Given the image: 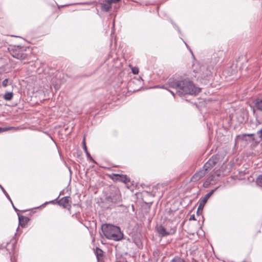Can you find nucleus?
I'll use <instances>...</instances> for the list:
<instances>
[{
    "label": "nucleus",
    "mask_w": 262,
    "mask_h": 262,
    "mask_svg": "<svg viewBox=\"0 0 262 262\" xmlns=\"http://www.w3.org/2000/svg\"><path fill=\"white\" fill-rule=\"evenodd\" d=\"M167 85L168 88L175 89L176 93L179 95H196L201 91V89L196 86L188 78H182L179 80L169 79L163 88L168 90Z\"/></svg>",
    "instance_id": "f257e3e1"
},
{
    "label": "nucleus",
    "mask_w": 262,
    "mask_h": 262,
    "mask_svg": "<svg viewBox=\"0 0 262 262\" xmlns=\"http://www.w3.org/2000/svg\"><path fill=\"white\" fill-rule=\"evenodd\" d=\"M102 232L108 239L119 241L123 237V233L120 228L111 224H103L101 226Z\"/></svg>",
    "instance_id": "f03ea898"
},
{
    "label": "nucleus",
    "mask_w": 262,
    "mask_h": 262,
    "mask_svg": "<svg viewBox=\"0 0 262 262\" xmlns=\"http://www.w3.org/2000/svg\"><path fill=\"white\" fill-rule=\"evenodd\" d=\"M103 202L108 204L107 208H113L116 206H122V200L120 191L116 189L114 192H111L109 195H106Z\"/></svg>",
    "instance_id": "7ed1b4c3"
},
{
    "label": "nucleus",
    "mask_w": 262,
    "mask_h": 262,
    "mask_svg": "<svg viewBox=\"0 0 262 262\" xmlns=\"http://www.w3.org/2000/svg\"><path fill=\"white\" fill-rule=\"evenodd\" d=\"M25 50L24 47L14 46L10 50V52L14 58L19 60H23L27 57V54L25 53Z\"/></svg>",
    "instance_id": "20e7f679"
},
{
    "label": "nucleus",
    "mask_w": 262,
    "mask_h": 262,
    "mask_svg": "<svg viewBox=\"0 0 262 262\" xmlns=\"http://www.w3.org/2000/svg\"><path fill=\"white\" fill-rule=\"evenodd\" d=\"M156 229L159 236L161 237L173 234V230L169 231L168 230H167V229L164 226H163L162 225L157 226L156 227Z\"/></svg>",
    "instance_id": "39448f33"
},
{
    "label": "nucleus",
    "mask_w": 262,
    "mask_h": 262,
    "mask_svg": "<svg viewBox=\"0 0 262 262\" xmlns=\"http://www.w3.org/2000/svg\"><path fill=\"white\" fill-rule=\"evenodd\" d=\"M219 160L217 156L214 155L204 164L203 169L207 171L211 169L217 163Z\"/></svg>",
    "instance_id": "423d86ee"
},
{
    "label": "nucleus",
    "mask_w": 262,
    "mask_h": 262,
    "mask_svg": "<svg viewBox=\"0 0 262 262\" xmlns=\"http://www.w3.org/2000/svg\"><path fill=\"white\" fill-rule=\"evenodd\" d=\"M218 187L211 190L209 192L207 193L203 198L200 199V203L199 205V209H203L205 204L206 203L208 198L212 195L213 192L217 189Z\"/></svg>",
    "instance_id": "0eeeda50"
},
{
    "label": "nucleus",
    "mask_w": 262,
    "mask_h": 262,
    "mask_svg": "<svg viewBox=\"0 0 262 262\" xmlns=\"http://www.w3.org/2000/svg\"><path fill=\"white\" fill-rule=\"evenodd\" d=\"M206 171L204 169L200 170L196 172L191 178V181L196 182L203 178L206 174Z\"/></svg>",
    "instance_id": "6e6552de"
},
{
    "label": "nucleus",
    "mask_w": 262,
    "mask_h": 262,
    "mask_svg": "<svg viewBox=\"0 0 262 262\" xmlns=\"http://www.w3.org/2000/svg\"><path fill=\"white\" fill-rule=\"evenodd\" d=\"M70 199L71 198L70 196L63 197L58 201V204L60 206H62L63 208H66L69 206Z\"/></svg>",
    "instance_id": "1a4fd4ad"
},
{
    "label": "nucleus",
    "mask_w": 262,
    "mask_h": 262,
    "mask_svg": "<svg viewBox=\"0 0 262 262\" xmlns=\"http://www.w3.org/2000/svg\"><path fill=\"white\" fill-rule=\"evenodd\" d=\"M101 5V9L102 11H105V12H108L110 11V9L112 7V4L109 1V0H107L105 2H103L100 4Z\"/></svg>",
    "instance_id": "9d476101"
},
{
    "label": "nucleus",
    "mask_w": 262,
    "mask_h": 262,
    "mask_svg": "<svg viewBox=\"0 0 262 262\" xmlns=\"http://www.w3.org/2000/svg\"><path fill=\"white\" fill-rule=\"evenodd\" d=\"M117 177L116 180L123 182L125 184L130 181L129 179L126 175H121L119 174H113Z\"/></svg>",
    "instance_id": "9b49d317"
},
{
    "label": "nucleus",
    "mask_w": 262,
    "mask_h": 262,
    "mask_svg": "<svg viewBox=\"0 0 262 262\" xmlns=\"http://www.w3.org/2000/svg\"><path fill=\"white\" fill-rule=\"evenodd\" d=\"M254 107L258 111H262V97L255 99L254 101Z\"/></svg>",
    "instance_id": "f8f14e48"
},
{
    "label": "nucleus",
    "mask_w": 262,
    "mask_h": 262,
    "mask_svg": "<svg viewBox=\"0 0 262 262\" xmlns=\"http://www.w3.org/2000/svg\"><path fill=\"white\" fill-rule=\"evenodd\" d=\"M165 227L169 231L173 230V234L175 233L177 230V227L171 221H168L166 223Z\"/></svg>",
    "instance_id": "ddd939ff"
},
{
    "label": "nucleus",
    "mask_w": 262,
    "mask_h": 262,
    "mask_svg": "<svg viewBox=\"0 0 262 262\" xmlns=\"http://www.w3.org/2000/svg\"><path fill=\"white\" fill-rule=\"evenodd\" d=\"M18 219H19V224L22 227L25 226V224H23L22 222L27 223V222L29 221L28 217H26V216H23V215L19 216H18Z\"/></svg>",
    "instance_id": "4468645a"
},
{
    "label": "nucleus",
    "mask_w": 262,
    "mask_h": 262,
    "mask_svg": "<svg viewBox=\"0 0 262 262\" xmlns=\"http://www.w3.org/2000/svg\"><path fill=\"white\" fill-rule=\"evenodd\" d=\"M103 251L98 247H96L95 250V254L98 259L103 256Z\"/></svg>",
    "instance_id": "2eb2a0df"
},
{
    "label": "nucleus",
    "mask_w": 262,
    "mask_h": 262,
    "mask_svg": "<svg viewBox=\"0 0 262 262\" xmlns=\"http://www.w3.org/2000/svg\"><path fill=\"white\" fill-rule=\"evenodd\" d=\"M13 98V93L12 92H6L5 93L4 96V98L6 100H8V101H9V100H11Z\"/></svg>",
    "instance_id": "dca6fc26"
},
{
    "label": "nucleus",
    "mask_w": 262,
    "mask_h": 262,
    "mask_svg": "<svg viewBox=\"0 0 262 262\" xmlns=\"http://www.w3.org/2000/svg\"><path fill=\"white\" fill-rule=\"evenodd\" d=\"M213 180V177L212 176L208 178L206 181L204 182L203 185L204 187H206L209 186L210 184H212V181Z\"/></svg>",
    "instance_id": "f3484780"
},
{
    "label": "nucleus",
    "mask_w": 262,
    "mask_h": 262,
    "mask_svg": "<svg viewBox=\"0 0 262 262\" xmlns=\"http://www.w3.org/2000/svg\"><path fill=\"white\" fill-rule=\"evenodd\" d=\"M0 188L2 190V191L3 192V193H4V194L5 195V196L7 197V198L9 200V201L12 203V200L10 197V196L9 195V194H8V193L6 192V191L5 190V189L3 188V187L0 184Z\"/></svg>",
    "instance_id": "a211bd4d"
},
{
    "label": "nucleus",
    "mask_w": 262,
    "mask_h": 262,
    "mask_svg": "<svg viewBox=\"0 0 262 262\" xmlns=\"http://www.w3.org/2000/svg\"><path fill=\"white\" fill-rule=\"evenodd\" d=\"M170 262H185V260L178 256L174 257L171 261Z\"/></svg>",
    "instance_id": "6ab92c4d"
},
{
    "label": "nucleus",
    "mask_w": 262,
    "mask_h": 262,
    "mask_svg": "<svg viewBox=\"0 0 262 262\" xmlns=\"http://www.w3.org/2000/svg\"><path fill=\"white\" fill-rule=\"evenodd\" d=\"M256 182L258 185L262 186V174L259 176L257 177L256 180Z\"/></svg>",
    "instance_id": "aec40b11"
},
{
    "label": "nucleus",
    "mask_w": 262,
    "mask_h": 262,
    "mask_svg": "<svg viewBox=\"0 0 262 262\" xmlns=\"http://www.w3.org/2000/svg\"><path fill=\"white\" fill-rule=\"evenodd\" d=\"M206 72H207V74L206 75H202L201 76H200V77L201 79H207V80H208L209 79L210 76V75L209 73V72H208V71H207Z\"/></svg>",
    "instance_id": "412c9836"
},
{
    "label": "nucleus",
    "mask_w": 262,
    "mask_h": 262,
    "mask_svg": "<svg viewBox=\"0 0 262 262\" xmlns=\"http://www.w3.org/2000/svg\"><path fill=\"white\" fill-rule=\"evenodd\" d=\"M88 160H90V161H92L94 163H96L95 161L93 159V158L91 157L90 154L89 152V151H86L85 153Z\"/></svg>",
    "instance_id": "4be33fe9"
},
{
    "label": "nucleus",
    "mask_w": 262,
    "mask_h": 262,
    "mask_svg": "<svg viewBox=\"0 0 262 262\" xmlns=\"http://www.w3.org/2000/svg\"><path fill=\"white\" fill-rule=\"evenodd\" d=\"M82 144V146H83V149L84 150L85 152L86 153V152L88 151L87 147H86V143H85V138H83Z\"/></svg>",
    "instance_id": "5701e85b"
},
{
    "label": "nucleus",
    "mask_w": 262,
    "mask_h": 262,
    "mask_svg": "<svg viewBox=\"0 0 262 262\" xmlns=\"http://www.w3.org/2000/svg\"><path fill=\"white\" fill-rule=\"evenodd\" d=\"M254 136V134H243L242 137H241V139H243V140H245V141H247V140L246 139H245V138L247 136H248V137H252Z\"/></svg>",
    "instance_id": "b1692460"
},
{
    "label": "nucleus",
    "mask_w": 262,
    "mask_h": 262,
    "mask_svg": "<svg viewBox=\"0 0 262 262\" xmlns=\"http://www.w3.org/2000/svg\"><path fill=\"white\" fill-rule=\"evenodd\" d=\"M14 127H0V132H5L10 129H14Z\"/></svg>",
    "instance_id": "393cba45"
},
{
    "label": "nucleus",
    "mask_w": 262,
    "mask_h": 262,
    "mask_svg": "<svg viewBox=\"0 0 262 262\" xmlns=\"http://www.w3.org/2000/svg\"><path fill=\"white\" fill-rule=\"evenodd\" d=\"M8 83H9L8 79H5L2 82V85L4 87H6L7 86H8Z\"/></svg>",
    "instance_id": "a878e982"
},
{
    "label": "nucleus",
    "mask_w": 262,
    "mask_h": 262,
    "mask_svg": "<svg viewBox=\"0 0 262 262\" xmlns=\"http://www.w3.org/2000/svg\"><path fill=\"white\" fill-rule=\"evenodd\" d=\"M132 73L134 74H138L139 73V69L138 68L134 67L132 69Z\"/></svg>",
    "instance_id": "bb28decb"
},
{
    "label": "nucleus",
    "mask_w": 262,
    "mask_h": 262,
    "mask_svg": "<svg viewBox=\"0 0 262 262\" xmlns=\"http://www.w3.org/2000/svg\"><path fill=\"white\" fill-rule=\"evenodd\" d=\"M202 211H203V209H199V208H198L197 211H196V215H199V214H201L202 213Z\"/></svg>",
    "instance_id": "cd10ccee"
},
{
    "label": "nucleus",
    "mask_w": 262,
    "mask_h": 262,
    "mask_svg": "<svg viewBox=\"0 0 262 262\" xmlns=\"http://www.w3.org/2000/svg\"><path fill=\"white\" fill-rule=\"evenodd\" d=\"M120 0H109L111 4L119 2Z\"/></svg>",
    "instance_id": "c85d7f7f"
},
{
    "label": "nucleus",
    "mask_w": 262,
    "mask_h": 262,
    "mask_svg": "<svg viewBox=\"0 0 262 262\" xmlns=\"http://www.w3.org/2000/svg\"><path fill=\"white\" fill-rule=\"evenodd\" d=\"M189 220H195V215L192 214L190 216Z\"/></svg>",
    "instance_id": "c756f323"
},
{
    "label": "nucleus",
    "mask_w": 262,
    "mask_h": 262,
    "mask_svg": "<svg viewBox=\"0 0 262 262\" xmlns=\"http://www.w3.org/2000/svg\"><path fill=\"white\" fill-rule=\"evenodd\" d=\"M184 43H185V45H186V46L187 48L188 49H189V50L190 51V52H191V53H192V52L191 50L190 49V48H189V47L188 46V45H187L186 42H184Z\"/></svg>",
    "instance_id": "7c9ffc66"
},
{
    "label": "nucleus",
    "mask_w": 262,
    "mask_h": 262,
    "mask_svg": "<svg viewBox=\"0 0 262 262\" xmlns=\"http://www.w3.org/2000/svg\"><path fill=\"white\" fill-rule=\"evenodd\" d=\"M78 4L89 5V4H90V3H89V2L81 3H78Z\"/></svg>",
    "instance_id": "2f4dec72"
},
{
    "label": "nucleus",
    "mask_w": 262,
    "mask_h": 262,
    "mask_svg": "<svg viewBox=\"0 0 262 262\" xmlns=\"http://www.w3.org/2000/svg\"><path fill=\"white\" fill-rule=\"evenodd\" d=\"M11 203L12 204V206H13V207L15 211H18V209H17L16 208H15V207L14 206V205H13V202H12V203Z\"/></svg>",
    "instance_id": "473e14b6"
},
{
    "label": "nucleus",
    "mask_w": 262,
    "mask_h": 262,
    "mask_svg": "<svg viewBox=\"0 0 262 262\" xmlns=\"http://www.w3.org/2000/svg\"><path fill=\"white\" fill-rule=\"evenodd\" d=\"M168 90V91H169V92H170L172 94V95H173V96H174V93H173L172 91H170V90Z\"/></svg>",
    "instance_id": "72a5a7b5"
},
{
    "label": "nucleus",
    "mask_w": 262,
    "mask_h": 262,
    "mask_svg": "<svg viewBox=\"0 0 262 262\" xmlns=\"http://www.w3.org/2000/svg\"><path fill=\"white\" fill-rule=\"evenodd\" d=\"M255 140V138H252L251 139V140H252V141H254Z\"/></svg>",
    "instance_id": "f704fd0d"
},
{
    "label": "nucleus",
    "mask_w": 262,
    "mask_h": 262,
    "mask_svg": "<svg viewBox=\"0 0 262 262\" xmlns=\"http://www.w3.org/2000/svg\"><path fill=\"white\" fill-rule=\"evenodd\" d=\"M11 260L12 262V256H11Z\"/></svg>",
    "instance_id": "c9c22d12"
},
{
    "label": "nucleus",
    "mask_w": 262,
    "mask_h": 262,
    "mask_svg": "<svg viewBox=\"0 0 262 262\" xmlns=\"http://www.w3.org/2000/svg\"><path fill=\"white\" fill-rule=\"evenodd\" d=\"M50 203H52V202H53V201H50Z\"/></svg>",
    "instance_id": "e433bc0d"
},
{
    "label": "nucleus",
    "mask_w": 262,
    "mask_h": 262,
    "mask_svg": "<svg viewBox=\"0 0 262 262\" xmlns=\"http://www.w3.org/2000/svg\"><path fill=\"white\" fill-rule=\"evenodd\" d=\"M178 30L179 31V32H180V30L178 28Z\"/></svg>",
    "instance_id": "4c0bfd02"
}]
</instances>
